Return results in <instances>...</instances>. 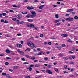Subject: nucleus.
Segmentation results:
<instances>
[{
  "instance_id": "31",
  "label": "nucleus",
  "mask_w": 78,
  "mask_h": 78,
  "mask_svg": "<svg viewBox=\"0 0 78 78\" xmlns=\"http://www.w3.org/2000/svg\"><path fill=\"white\" fill-rule=\"evenodd\" d=\"M74 18L75 20H77L78 19V17L77 16H75L74 17Z\"/></svg>"
},
{
  "instance_id": "41",
  "label": "nucleus",
  "mask_w": 78,
  "mask_h": 78,
  "mask_svg": "<svg viewBox=\"0 0 78 78\" xmlns=\"http://www.w3.org/2000/svg\"><path fill=\"white\" fill-rule=\"evenodd\" d=\"M69 64H73H73H75V63L74 62H70L69 63Z\"/></svg>"
},
{
  "instance_id": "7",
  "label": "nucleus",
  "mask_w": 78,
  "mask_h": 78,
  "mask_svg": "<svg viewBox=\"0 0 78 78\" xmlns=\"http://www.w3.org/2000/svg\"><path fill=\"white\" fill-rule=\"evenodd\" d=\"M46 72H47L49 74H53V72L50 70H47Z\"/></svg>"
},
{
  "instance_id": "33",
  "label": "nucleus",
  "mask_w": 78,
  "mask_h": 78,
  "mask_svg": "<svg viewBox=\"0 0 78 78\" xmlns=\"http://www.w3.org/2000/svg\"><path fill=\"white\" fill-rule=\"evenodd\" d=\"M68 42H71V43H72V41L70 40H68L67 41Z\"/></svg>"
},
{
  "instance_id": "26",
  "label": "nucleus",
  "mask_w": 78,
  "mask_h": 78,
  "mask_svg": "<svg viewBox=\"0 0 78 78\" xmlns=\"http://www.w3.org/2000/svg\"><path fill=\"white\" fill-rule=\"evenodd\" d=\"M74 76V75H69L68 77L69 78H71V77H72V76H73V77Z\"/></svg>"
},
{
  "instance_id": "62",
  "label": "nucleus",
  "mask_w": 78,
  "mask_h": 78,
  "mask_svg": "<svg viewBox=\"0 0 78 78\" xmlns=\"http://www.w3.org/2000/svg\"><path fill=\"white\" fill-rule=\"evenodd\" d=\"M29 64V63L28 62H25L23 63L24 64Z\"/></svg>"
},
{
  "instance_id": "58",
  "label": "nucleus",
  "mask_w": 78,
  "mask_h": 78,
  "mask_svg": "<svg viewBox=\"0 0 78 78\" xmlns=\"http://www.w3.org/2000/svg\"><path fill=\"white\" fill-rule=\"evenodd\" d=\"M34 62H37V60H34Z\"/></svg>"
},
{
  "instance_id": "64",
  "label": "nucleus",
  "mask_w": 78,
  "mask_h": 78,
  "mask_svg": "<svg viewBox=\"0 0 78 78\" xmlns=\"http://www.w3.org/2000/svg\"><path fill=\"white\" fill-rule=\"evenodd\" d=\"M51 59H53L54 58H56V57H52L51 58Z\"/></svg>"
},
{
  "instance_id": "9",
  "label": "nucleus",
  "mask_w": 78,
  "mask_h": 78,
  "mask_svg": "<svg viewBox=\"0 0 78 78\" xmlns=\"http://www.w3.org/2000/svg\"><path fill=\"white\" fill-rule=\"evenodd\" d=\"M30 28H34L35 27L34 25L33 24H30Z\"/></svg>"
},
{
  "instance_id": "47",
  "label": "nucleus",
  "mask_w": 78,
  "mask_h": 78,
  "mask_svg": "<svg viewBox=\"0 0 78 78\" xmlns=\"http://www.w3.org/2000/svg\"><path fill=\"white\" fill-rule=\"evenodd\" d=\"M5 23H8V21L6 20H5V21L4 22Z\"/></svg>"
},
{
  "instance_id": "32",
  "label": "nucleus",
  "mask_w": 78,
  "mask_h": 78,
  "mask_svg": "<svg viewBox=\"0 0 78 78\" xmlns=\"http://www.w3.org/2000/svg\"><path fill=\"white\" fill-rule=\"evenodd\" d=\"M12 20L13 21H16V20H17L16 18H14L12 19Z\"/></svg>"
},
{
  "instance_id": "36",
  "label": "nucleus",
  "mask_w": 78,
  "mask_h": 78,
  "mask_svg": "<svg viewBox=\"0 0 78 78\" xmlns=\"http://www.w3.org/2000/svg\"><path fill=\"white\" fill-rule=\"evenodd\" d=\"M25 57H26L27 58H30V56L27 55H25Z\"/></svg>"
},
{
  "instance_id": "38",
  "label": "nucleus",
  "mask_w": 78,
  "mask_h": 78,
  "mask_svg": "<svg viewBox=\"0 0 78 78\" xmlns=\"http://www.w3.org/2000/svg\"><path fill=\"white\" fill-rule=\"evenodd\" d=\"M21 59L22 61H26L25 59L24 58H21Z\"/></svg>"
},
{
  "instance_id": "4",
  "label": "nucleus",
  "mask_w": 78,
  "mask_h": 78,
  "mask_svg": "<svg viewBox=\"0 0 78 78\" xmlns=\"http://www.w3.org/2000/svg\"><path fill=\"white\" fill-rule=\"evenodd\" d=\"M74 19L73 18H71L70 17L66 19L67 20H69V21H71L72 22V21H73Z\"/></svg>"
},
{
  "instance_id": "49",
  "label": "nucleus",
  "mask_w": 78,
  "mask_h": 78,
  "mask_svg": "<svg viewBox=\"0 0 78 78\" xmlns=\"http://www.w3.org/2000/svg\"><path fill=\"white\" fill-rule=\"evenodd\" d=\"M55 16L56 18H58V17H59L58 15H56Z\"/></svg>"
},
{
  "instance_id": "11",
  "label": "nucleus",
  "mask_w": 78,
  "mask_h": 78,
  "mask_svg": "<svg viewBox=\"0 0 78 78\" xmlns=\"http://www.w3.org/2000/svg\"><path fill=\"white\" fill-rule=\"evenodd\" d=\"M44 6V5H41L39 7V9H42V8H43Z\"/></svg>"
},
{
  "instance_id": "3",
  "label": "nucleus",
  "mask_w": 78,
  "mask_h": 78,
  "mask_svg": "<svg viewBox=\"0 0 78 78\" xmlns=\"http://www.w3.org/2000/svg\"><path fill=\"white\" fill-rule=\"evenodd\" d=\"M16 17L18 19H22V15L21 14H18L16 16Z\"/></svg>"
},
{
  "instance_id": "30",
  "label": "nucleus",
  "mask_w": 78,
  "mask_h": 78,
  "mask_svg": "<svg viewBox=\"0 0 78 78\" xmlns=\"http://www.w3.org/2000/svg\"><path fill=\"white\" fill-rule=\"evenodd\" d=\"M12 6H13V7H15V8H18V6L16 5H14V4Z\"/></svg>"
},
{
  "instance_id": "51",
  "label": "nucleus",
  "mask_w": 78,
  "mask_h": 78,
  "mask_svg": "<svg viewBox=\"0 0 78 78\" xmlns=\"http://www.w3.org/2000/svg\"><path fill=\"white\" fill-rule=\"evenodd\" d=\"M5 65H8V64H9V63H8V62H6L5 63Z\"/></svg>"
},
{
  "instance_id": "25",
  "label": "nucleus",
  "mask_w": 78,
  "mask_h": 78,
  "mask_svg": "<svg viewBox=\"0 0 78 78\" xmlns=\"http://www.w3.org/2000/svg\"><path fill=\"white\" fill-rule=\"evenodd\" d=\"M63 67L65 69H67V65H64L63 66Z\"/></svg>"
},
{
  "instance_id": "10",
  "label": "nucleus",
  "mask_w": 78,
  "mask_h": 78,
  "mask_svg": "<svg viewBox=\"0 0 78 78\" xmlns=\"http://www.w3.org/2000/svg\"><path fill=\"white\" fill-rule=\"evenodd\" d=\"M74 11V9H70L68 10L67 12H72V11Z\"/></svg>"
},
{
  "instance_id": "40",
  "label": "nucleus",
  "mask_w": 78,
  "mask_h": 78,
  "mask_svg": "<svg viewBox=\"0 0 78 78\" xmlns=\"http://www.w3.org/2000/svg\"><path fill=\"white\" fill-rule=\"evenodd\" d=\"M6 59H11V58H10V57H6Z\"/></svg>"
},
{
  "instance_id": "14",
  "label": "nucleus",
  "mask_w": 78,
  "mask_h": 78,
  "mask_svg": "<svg viewBox=\"0 0 78 78\" xmlns=\"http://www.w3.org/2000/svg\"><path fill=\"white\" fill-rule=\"evenodd\" d=\"M40 66H41V65H40L39 64H36L35 66V67H40Z\"/></svg>"
},
{
  "instance_id": "5",
  "label": "nucleus",
  "mask_w": 78,
  "mask_h": 78,
  "mask_svg": "<svg viewBox=\"0 0 78 78\" xmlns=\"http://www.w3.org/2000/svg\"><path fill=\"white\" fill-rule=\"evenodd\" d=\"M34 8L33 6L31 7H27V9H28L29 10H31V9H33Z\"/></svg>"
},
{
  "instance_id": "1",
  "label": "nucleus",
  "mask_w": 78,
  "mask_h": 78,
  "mask_svg": "<svg viewBox=\"0 0 78 78\" xmlns=\"http://www.w3.org/2000/svg\"><path fill=\"white\" fill-rule=\"evenodd\" d=\"M31 13L32 15L28 14L26 16V17L27 18H30H30H34L36 17V13L34 11L31 12Z\"/></svg>"
},
{
  "instance_id": "50",
  "label": "nucleus",
  "mask_w": 78,
  "mask_h": 78,
  "mask_svg": "<svg viewBox=\"0 0 78 78\" xmlns=\"http://www.w3.org/2000/svg\"><path fill=\"white\" fill-rule=\"evenodd\" d=\"M23 41H21V43L22 45H23Z\"/></svg>"
},
{
  "instance_id": "48",
  "label": "nucleus",
  "mask_w": 78,
  "mask_h": 78,
  "mask_svg": "<svg viewBox=\"0 0 78 78\" xmlns=\"http://www.w3.org/2000/svg\"><path fill=\"white\" fill-rule=\"evenodd\" d=\"M2 15L3 16H5L6 15V13H3Z\"/></svg>"
},
{
  "instance_id": "61",
  "label": "nucleus",
  "mask_w": 78,
  "mask_h": 78,
  "mask_svg": "<svg viewBox=\"0 0 78 78\" xmlns=\"http://www.w3.org/2000/svg\"><path fill=\"white\" fill-rule=\"evenodd\" d=\"M72 58H73V59H74V58H75V56H72Z\"/></svg>"
},
{
  "instance_id": "60",
  "label": "nucleus",
  "mask_w": 78,
  "mask_h": 78,
  "mask_svg": "<svg viewBox=\"0 0 78 78\" xmlns=\"http://www.w3.org/2000/svg\"><path fill=\"white\" fill-rule=\"evenodd\" d=\"M48 44L49 45H51V42H49Z\"/></svg>"
},
{
  "instance_id": "23",
  "label": "nucleus",
  "mask_w": 78,
  "mask_h": 78,
  "mask_svg": "<svg viewBox=\"0 0 78 78\" xmlns=\"http://www.w3.org/2000/svg\"><path fill=\"white\" fill-rule=\"evenodd\" d=\"M54 70L57 72H58V73H59V71H58V69H57L56 68H55V69H54Z\"/></svg>"
},
{
  "instance_id": "27",
  "label": "nucleus",
  "mask_w": 78,
  "mask_h": 78,
  "mask_svg": "<svg viewBox=\"0 0 78 78\" xmlns=\"http://www.w3.org/2000/svg\"><path fill=\"white\" fill-rule=\"evenodd\" d=\"M61 23H57L56 24H55V25L57 26V25H61Z\"/></svg>"
},
{
  "instance_id": "43",
  "label": "nucleus",
  "mask_w": 78,
  "mask_h": 78,
  "mask_svg": "<svg viewBox=\"0 0 78 78\" xmlns=\"http://www.w3.org/2000/svg\"><path fill=\"white\" fill-rule=\"evenodd\" d=\"M65 20H66V19H63L62 20V21L63 22H65Z\"/></svg>"
},
{
  "instance_id": "12",
  "label": "nucleus",
  "mask_w": 78,
  "mask_h": 78,
  "mask_svg": "<svg viewBox=\"0 0 78 78\" xmlns=\"http://www.w3.org/2000/svg\"><path fill=\"white\" fill-rule=\"evenodd\" d=\"M61 36H63V37H67L68 35L67 34H63L61 35Z\"/></svg>"
},
{
  "instance_id": "57",
  "label": "nucleus",
  "mask_w": 78,
  "mask_h": 78,
  "mask_svg": "<svg viewBox=\"0 0 78 78\" xmlns=\"http://www.w3.org/2000/svg\"><path fill=\"white\" fill-rule=\"evenodd\" d=\"M35 29V30H38V27H34Z\"/></svg>"
},
{
  "instance_id": "59",
  "label": "nucleus",
  "mask_w": 78,
  "mask_h": 78,
  "mask_svg": "<svg viewBox=\"0 0 78 78\" xmlns=\"http://www.w3.org/2000/svg\"><path fill=\"white\" fill-rule=\"evenodd\" d=\"M26 78H31L30 76H26L25 77Z\"/></svg>"
},
{
  "instance_id": "45",
  "label": "nucleus",
  "mask_w": 78,
  "mask_h": 78,
  "mask_svg": "<svg viewBox=\"0 0 78 78\" xmlns=\"http://www.w3.org/2000/svg\"><path fill=\"white\" fill-rule=\"evenodd\" d=\"M9 12H14V11L12 10H10Z\"/></svg>"
},
{
  "instance_id": "54",
  "label": "nucleus",
  "mask_w": 78,
  "mask_h": 78,
  "mask_svg": "<svg viewBox=\"0 0 78 78\" xmlns=\"http://www.w3.org/2000/svg\"><path fill=\"white\" fill-rule=\"evenodd\" d=\"M1 22H5V20H1Z\"/></svg>"
},
{
  "instance_id": "63",
  "label": "nucleus",
  "mask_w": 78,
  "mask_h": 78,
  "mask_svg": "<svg viewBox=\"0 0 78 78\" xmlns=\"http://www.w3.org/2000/svg\"><path fill=\"white\" fill-rule=\"evenodd\" d=\"M63 72H64V73H68V72H67V71H63Z\"/></svg>"
},
{
  "instance_id": "18",
  "label": "nucleus",
  "mask_w": 78,
  "mask_h": 78,
  "mask_svg": "<svg viewBox=\"0 0 78 78\" xmlns=\"http://www.w3.org/2000/svg\"><path fill=\"white\" fill-rule=\"evenodd\" d=\"M47 67H48V68H51V65L50 64H49L47 66Z\"/></svg>"
},
{
  "instance_id": "6",
  "label": "nucleus",
  "mask_w": 78,
  "mask_h": 78,
  "mask_svg": "<svg viewBox=\"0 0 78 78\" xmlns=\"http://www.w3.org/2000/svg\"><path fill=\"white\" fill-rule=\"evenodd\" d=\"M17 51L19 53H20V54L21 55H23L24 54V52L21 51H20L19 50H18Z\"/></svg>"
},
{
  "instance_id": "19",
  "label": "nucleus",
  "mask_w": 78,
  "mask_h": 78,
  "mask_svg": "<svg viewBox=\"0 0 78 78\" xmlns=\"http://www.w3.org/2000/svg\"><path fill=\"white\" fill-rule=\"evenodd\" d=\"M63 55L62 54L60 53L58 54V56H60V57H63Z\"/></svg>"
},
{
  "instance_id": "35",
  "label": "nucleus",
  "mask_w": 78,
  "mask_h": 78,
  "mask_svg": "<svg viewBox=\"0 0 78 78\" xmlns=\"http://www.w3.org/2000/svg\"><path fill=\"white\" fill-rule=\"evenodd\" d=\"M2 75L5 76V75H6V73H4L2 74Z\"/></svg>"
},
{
  "instance_id": "20",
  "label": "nucleus",
  "mask_w": 78,
  "mask_h": 78,
  "mask_svg": "<svg viewBox=\"0 0 78 78\" xmlns=\"http://www.w3.org/2000/svg\"><path fill=\"white\" fill-rule=\"evenodd\" d=\"M31 50L30 48H27L25 51H30Z\"/></svg>"
},
{
  "instance_id": "53",
  "label": "nucleus",
  "mask_w": 78,
  "mask_h": 78,
  "mask_svg": "<svg viewBox=\"0 0 78 78\" xmlns=\"http://www.w3.org/2000/svg\"><path fill=\"white\" fill-rule=\"evenodd\" d=\"M40 36L41 37H43L44 35L42 34H41L40 35Z\"/></svg>"
},
{
  "instance_id": "52",
  "label": "nucleus",
  "mask_w": 78,
  "mask_h": 78,
  "mask_svg": "<svg viewBox=\"0 0 78 78\" xmlns=\"http://www.w3.org/2000/svg\"><path fill=\"white\" fill-rule=\"evenodd\" d=\"M71 13L73 14L74 15H75V12H71Z\"/></svg>"
},
{
  "instance_id": "21",
  "label": "nucleus",
  "mask_w": 78,
  "mask_h": 78,
  "mask_svg": "<svg viewBox=\"0 0 78 78\" xmlns=\"http://www.w3.org/2000/svg\"><path fill=\"white\" fill-rule=\"evenodd\" d=\"M43 52L42 51H40L38 54V55H40L41 54H42Z\"/></svg>"
},
{
  "instance_id": "17",
  "label": "nucleus",
  "mask_w": 78,
  "mask_h": 78,
  "mask_svg": "<svg viewBox=\"0 0 78 78\" xmlns=\"http://www.w3.org/2000/svg\"><path fill=\"white\" fill-rule=\"evenodd\" d=\"M16 61L17 60H19V59H20V57H16Z\"/></svg>"
},
{
  "instance_id": "29",
  "label": "nucleus",
  "mask_w": 78,
  "mask_h": 78,
  "mask_svg": "<svg viewBox=\"0 0 78 78\" xmlns=\"http://www.w3.org/2000/svg\"><path fill=\"white\" fill-rule=\"evenodd\" d=\"M31 59H33V60H34V59H36V58H35V57H32L31 58Z\"/></svg>"
},
{
  "instance_id": "13",
  "label": "nucleus",
  "mask_w": 78,
  "mask_h": 78,
  "mask_svg": "<svg viewBox=\"0 0 78 78\" xmlns=\"http://www.w3.org/2000/svg\"><path fill=\"white\" fill-rule=\"evenodd\" d=\"M6 52L7 53H11V51L8 49H6Z\"/></svg>"
},
{
  "instance_id": "22",
  "label": "nucleus",
  "mask_w": 78,
  "mask_h": 78,
  "mask_svg": "<svg viewBox=\"0 0 78 78\" xmlns=\"http://www.w3.org/2000/svg\"><path fill=\"white\" fill-rule=\"evenodd\" d=\"M28 69L29 71H31V70H32V69H33V68L29 67L28 68Z\"/></svg>"
},
{
  "instance_id": "55",
  "label": "nucleus",
  "mask_w": 78,
  "mask_h": 78,
  "mask_svg": "<svg viewBox=\"0 0 78 78\" xmlns=\"http://www.w3.org/2000/svg\"><path fill=\"white\" fill-rule=\"evenodd\" d=\"M70 16V14H66L65 15V16Z\"/></svg>"
},
{
  "instance_id": "44",
  "label": "nucleus",
  "mask_w": 78,
  "mask_h": 78,
  "mask_svg": "<svg viewBox=\"0 0 78 78\" xmlns=\"http://www.w3.org/2000/svg\"><path fill=\"white\" fill-rule=\"evenodd\" d=\"M74 71V69H73V68H72L70 69V72H73Z\"/></svg>"
},
{
  "instance_id": "39",
  "label": "nucleus",
  "mask_w": 78,
  "mask_h": 78,
  "mask_svg": "<svg viewBox=\"0 0 78 78\" xmlns=\"http://www.w3.org/2000/svg\"><path fill=\"white\" fill-rule=\"evenodd\" d=\"M26 25L27 27H30V25H29L28 24H27Z\"/></svg>"
},
{
  "instance_id": "8",
  "label": "nucleus",
  "mask_w": 78,
  "mask_h": 78,
  "mask_svg": "<svg viewBox=\"0 0 78 78\" xmlns=\"http://www.w3.org/2000/svg\"><path fill=\"white\" fill-rule=\"evenodd\" d=\"M25 23V22H24V21H21V22H17V24H20L21 25L22 24H23V23Z\"/></svg>"
},
{
  "instance_id": "56",
  "label": "nucleus",
  "mask_w": 78,
  "mask_h": 78,
  "mask_svg": "<svg viewBox=\"0 0 78 78\" xmlns=\"http://www.w3.org/2000/svg\"><path fill=\"white\" fill-rule=\"evenodd\" d=\"M57 77L58 78H62V76H58Z\"/></svg>"
},
{
  "instance_id": "46",
  "label": "nucleus",
  "mask_w": 78,
  "mask_h": 78,
  "mask_svg": "<svg viewBox=\"0 0 78 78\" xmlns=\"http://www.w3.org/2000/svg\"><path fill=\"white\" fill-rule=\"evenodd\" d=\"M62 47H66V45L64 44H63L62 45Z\"/></svg>"
},
{
  "instance_id": "37",
  "label": "nucleus",
  "mask_w": 78,
  "mask_h": 78,
  "mask_svg": "<svg viewBox=\"0 0 78 78\" xmlns=\"http://www.w3.org/2000/svg\"><path fill=\"white\" fill-rule=\"evenodd\" d=\"M30 67H34V65H31L29 66Z\"/></svg>"
},
{
  "instance_id": "24",
  "label": "nucleus",
  "mask_w": 78,
  "mask_h": 78,
  "mask_svg": "<svg viewBox=\"0 0 78 78\" xmlns=\"http://www.w3.org/2000/svg\"><path fill=\"white\" fill-rule=\"evenodd\" d=\"M13 68L14 69H18V68H19V67L16 66H14L13 67Z\"/></svg>"
},
{
  "instance_id": "28",
  "label": "nucleus",
  "mask_w": 78,
  "mask_h": 78,
  "mask_svg": "<svg viewBox=\"0 0 78 78\" xmlns=\"http://www.w3.org/2000/svg\"><path fill=\"white\" fill-rule=\"evenodd\" d=\"M58 22H60V20H55V23H57Z\"/></svg>"
},
{
  "instance_id": "2",
  "label": "nucleus",
  "mask_w": 78,
  "mask_h": 78,
  "mask_svg": "<svg viewBox=\"0 0 78 78\" xmlns=\"http://www.w3.org/2000/svg\"><path fill=\"white\" fill-rule=\"evenodd\" d=\"M27 44V45H28V46L30 47H35L34 44L31 42H28Z\"/></svg>"
},
{
  "instance_id": "16",
  "label": "nucleus",
  "mask_w": 78,
  "mask_h": 78,
  "mask_svg": "<svg viewBox=\"0 0 78 78\" xmlns=\"http://www.w3.org/2000/svg\"><path fill=\"white\" fill-rule=\"evenodd\" d=\"M17 46L18 47H22V45L20 44H17Z\"/></svg>"
},
{
  "instance_id": "42",
  "label": "nucleus",
  "mask_w": 78,
  "mask_h": 78,
  "mask_svg": "<svg viewBox=\"0 0 78 78\" xmlns=\"http://www.w3.org/2000/svg\"><path fill=\"white\" fill-rule=\"evenodd\" d=\"M44 60H45V61H47V60H48V58L45 57L44 58Z\"/></svg>"
},
{
  "instance_id": "34",
  "label": "nucleus",
  "mask_w": 78,
  "mask_h": 78,
  "mask_svg": "<svg viewBox=\"0 0 78 78\" xmlns=\"http://www.w3.org/2000/svg\"><path fill=\"white\" fill-rule=\"evenodd\" d=\"M67 57H63V59H64V60H67Z\"/></svg>"
},
{
  "instance_id": "15",
  "label": "nucleus",
  "mask_w": 78,
  "mask_h": 78,
  "mask_svg": "<svg viewBox=\"0 0 78 78\" xmlns=\"http://www.w3.org/2000/svg\"><path fill=\"white\" fill-rule=\"evenodd\" d=\"M27 21L28 22H33V20L31 19H28L27 20Z\"/></svg>"
}]
</instances>
